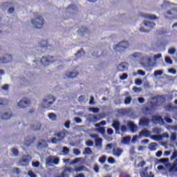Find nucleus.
<instances>
[{"label":"nucleus","instance_id":"obj_55","mask_svg":"<svg viewBox=\"0 0 177 177\" xmlns=\"http://www.w3.org/2000/svg\"><path fill=\"white\" fill-rule=\"evenodd\" d=\"M175 52H176V50H175V48H169V49L168 50V53H169V55H174Z\"/></svg>","mask_w":177,"mask_h":177},{"label":"nucleus","instance_id":"obj_53","mask_svg":"<svg viewBox=\"0 0 177 177\" xmlns=\"http://www.w3.org/2000/svg\"><path fill=\"white\" fill-rule=\"evenodd\" d=\"M90 111L93 112L94 113H99V108H90L89 109Z\"/></svg>","mask_w":177,"mask_h":177},{"label":"nucleus","instance_id":"obj_2","mask_svg":"<svg viewBox=\"0 0 177 177\" xmlns=\"http://www.w3.org/2000/svg\"><path fill=\"white\" fill-rule=\"evenodd\" d=\"M35 16H36V18L31 20L32 26H34L35 28H42L44 24H45V20H44L42 16L37 15V13L35 14Z\"/></svg>","mask_w":177,"mask_h":177},{"label":"nucleus","instance_id":"obj_46","mask_svg":"<svg viewBox=\"0 0 177 177\" xmlns=\"http://www.w3.org/2000/svg\"><path fill=\"white\" fill-rule=\"evenodd\" d=\"M177 157V151L174 150L171 156L170 157V160H175V158Z\"/></svg>","mask_w":177,"mask_h":177},{"label":"nucleus","instance_id":"obj_21","mask_svg":"<svg viewBox=\"0 0 177 177\" xmlns=\"http://www.w3.org/2000/svg\"><path fill=\"white\" fill-rule=\"evenodd\" d=\"M150 135H151L150 131L146 130V129H144L139 133V136L140 138H142V136H145V138H149Z\"/></svg>","mask_w":177,"mask_h":177},{"label":"nucleus","instance_id":"obj_58","mask_svg":"<svg viewBox=\"0 0 177 177\" xmlns=\"http://www.w3.org/2000/svg\"><path fill=\"white\" fill-rule=\"evenodd\" d=\"M12 171H13V172H15V174H20V169H19V167H14V168L12 169Z\"/></svg>","mask_w":177,"mask_h":177},{"label":"nucleus","instance_id":"obj_20","mask_svg":"<svg viewBox=\"0 0 177 177\" xmlns=\"http://www.w3.org/2000/svg\"><path fill=\"white\" fill-rule=\"evenodd\" d=\"M122 151H124L122 149L115 148L113 149V156H115V157H120L121 154H122Z\"/></svg>","mask_w":177,"mask_h":177},{"label":"nucleus","instance_id":"obj_64","mask_svg":"<svg viewBox=\"0 0 177 177\" xmlns=\"http://www.w3.org/2000/svg\"><path fill=\"white\" fill-rule=\"evenodd\" d=\"M94 171L96 173L99 172V165H97V164L94 165Z\"/></svg>","mask_w":177,"mask_h":177},{"label":"nucleus","instance_id":"obj_1","mask_svg":"<svg viewBox=\"0 0 177 177\" xmlns=\"http://www.w3.org/2000/svg\"><path fill=\"white\" fill-rule=\"evenodd\" d=\"M68 133V131L66 129H63L62 131L54 134V136H57V138H53L51 139V143L56 145L57 142H62V140H64L66 138V136Z\"/></svg>","mask_w":177,"mask_h":177},{"label":"nucleus","instance_id":"obj_42","mask_svg":"<svg viewBox=\"0 0 177 177\" xmlns=\"http://www.w3.org/2000/svg\"><path fill=\"white\" fill-rule=\"evenodd\" d=\"M66 9H71L72 10H77V6L74 4H71L68 6V7Z\"/></svg>","mask_w":177,"mask_h":177},{"label":"nucleus","instance_id":"obj_13","mask_svg":"<svg viewBox=\"0 0 177 177\" xmlns=\"http://www.w3.org/2000/svg\"><path fill=\"white\" fill-rule=\"evenodd\" d=\"M151 121L153 124H164V119L160 115H153Z\"/></svg>","mask_w":177,"mask_h":177},{"label":"nucleus","instance_id":"obj_27","mask_svg":"<svg viewBox=\"0 0 177 177\" xmlns=\"http://www.w3.org/2000/svg\"><path fill=\"white\" fill-rule=\"evenodd\" d=\"M130 142H131L130 136L124 137L122 140V143H123L124 145H129Z\"/></svg>","mask_w":177,"mask_h":177},{"label":"nucleus","instance_id":"obj_49","mask_svg":"<svg viewBox=\"0 0 177 177\" xmlns=\"http://www.w3.org/2000/svg\"><path fill=\"white\" fill-rule=\"evenodd\" d=\"M161 57H162V55L161 54L155 55H153V60L156 62L158 59H161Z\"/></svg>","mask_w":177,"mask_h":177},{"label":"nucleus","instance_id":"obj_26","mask_svg":"<svg viewBox=\"0 0 177 177\" xmlns=\"http://www.w3.org/2000/svg\"><path fill=\"white\" fill-rule=\"evenodd\" d=\"M149 149L150 151H156V150H157V143L151 142L149 144Z\"/></svg>","mask_w":177,"mask_h":177},{"label":"nucleus","instance_id":"obj_10","mask_svg":"<svg viewBox=\"0 0 177 177\" xmlns=\"http://www.w3.org/2000/svg\"><path fill=\"white\" fill-rule=\"evenodd\" d=\"M30 161H31V156H30L29 155H26L22 157L19 162L24 167H26V165H28V162H30Z\"/></svg>","mask_w":177,"mask_h":177},{"label":"nucleus","instance_id":"obj_33","mask_svg":"<svg viewBox=\"0 0 177 177\" xmlns=\"http://www.w3.org/2000/svg\"><path fill=\"white\" fill-rule=\"evenodd\" d=\"M103 142V139L98 138L95 140V146H100V147H102V143Z\"/></svg>","mask_w":177,"mask_h":177},{"label":"nucleus","instance_id":"obj_31","mask_svg":"<svg viewBox=\"0 0 177 177\" xmlns=\"http://www.w3.org/2000/svg\"><path fill=\"white\" fill-rule=\"evenodd\" d=\"M96 131L101 133V135H104L106 133V129L104 127L96 129Z\"/></svg>","mask_w":177,"mask_h":177},{"label":"nucleus","instance_id":"obj_24","mask_svg":"<svg viewBox=\"0 0 177 177\" xmlns=\"http://www.w3.org/2000/svg\"><path fill=\"white\" fill-rule=\"evenodd\" d=\"M142 17H145V19H149V20H157V19H158L157 16L149 14H145L142 15Z\"/></svg>","mask_w":177,"mask_h":177},{"label":"nucleus","instance_id":"obj_59","mask_svg":"<svg viewBox=\"0 0 177 177\" xmlns=\"http://www.w3.org/2000/svg\"><path fill=\"white\" fill-rule=\"evenodd\" d=\"M138 74H139L140 75H142V77H145V75H146V72H145L142 70H138Z\"/></svg>","mask_w":177,"mask_h":177},{"label":"nucleus","instance_id":"obj_12","mask_svg":"<svg viewBox=\"0 0 177 177\" xmlns=\"http://www.w3.org/2000/svg\"><path fill=\"white\" fill-rule=\"evenodd\" d=\"M30 106V100L26 99V100H21L18 103V106L21 109H26V107H28Z\"/></svg>","mask_w":177,"mask_h":177},{"label":"nucleus","instance_id":"obj_63","mask_svg":"<svg viewBox=\"0 0 177 177\" xmlns=\"http://www.w3.org/2000/svg\"><path fill=\"white\" fill-rule=\"evenodd\" d=\"M75 121L77 124H81L82 122V120L80 118H75Z\"/></svg>","mask_w":177,"mask_h":177},{"label":"nucleus","instance_id":"obj_62","mask_svg":"<svg viewBox=\"0 0 177 177\" xmlns=\"http://www.w3.org/2000/svg\"><path fill=\"white\" fill-rule=\"evenodd\" d=\"M135 84H136V85H141V84H142V80H140V79H136V80H135Z\"/></svg>","mask_w":177,"mask_h":177},{"label":"nucleus","instance_id":"obj_57","mask_svg":"<svg viewBox=\"0 0 177 177\" xmlns=\"http://www.w3.org/2000/svg\"><path fill=\"white\" fill-rule=\"evenodd\" d=\"M133 91L134 92H142V88L136 87V86H134V87H133Z\"/></svg>","mask_w":177,"mask_h":177},{"label":"nucleus","instance_id":"obj_41","mask_svg":"<svg viewBox=\"0 0 177 177\" xmlns=\"http://www.w3.org/2000/svg\"><path fill=\"white\" fill-rule=\"evenodd\" d=\"M120 131L122 133H124V132H127V131H128V129L127 128V126L122 125L120 127Z\"/></svg>","mask_w":177,"mask_h":177},{"label":"nucleus","instance_id":"obj_43","mask_svg":"<svg viewBox=\"0 0 177 177\" xmlns=\"http://www.w3.org/2000/svg\"><path fill=\"white\" fill-rule=\"evenodd\" d=\"M177 13V10L175 8L171 9V10H168L167 11V15H174V12Z\"/></svg>","mask_w":177,"mask_h":177},{"label":"nucleus","instance_id":"obj_60","mask_svg":"<svg viewBox=\"0 0 177 177\" xmlns=\"http://www.w3.org/2000/svg\"><path fill=\"white\" fill-rule=\"evenodd\" d=\"M32 166L35 167V168H38V167H39V161L32 162Z\"/></svg>","mask_w":177,"mask_h":177},{"label":"nucleus","instance_id":"obj_7","mask_svg":"<svg viewBox=\"0 0 177 177\" xmlns=\"http://www.w3.org/2000/svg\"><path fill=\"white\" fill-rule=\"evenodd\" d=\"M129 43H128V41H124L117 44L115 47V49L118 50V52H122L125 50L127 48H129Z\"/></svg>","mask_w":177,"mask_h":177},{"label":"nucleus","instance_id":"obj_44","mask_svg":"<svg viewBox=\"0 0 177 177\" xmlns=\"http://www.w3.org/2000/svg\"><path fill=\"white\" fill-rule=\"evenodd\" d=\"M151 139H154L155 140H161L162 137L161 136H151Z\"/></svg>","mask_w":177,"mask_h":177},{"label":"nucleus","instance_id":"obj_30","mask_svg":"<svg viewBox=\"0 0 177 177\" xmlns=\"http://www.w3.org/2000/svg\"><path fill=\"white\" fill-rule=\"evenodd\" d=\"M48 118L51 120V121H56L57 120V115L53 113H48Z\"/></svg>","mask_w":177,"mask_h":177},{"label":"nucleus","instance_id":"obj_22","mask_svg":"<svg viewBox=\"0 0 177 177\" xmlns=\"http://www.w3.org/2000/svg\"><path fill=\"white\" fill-rule=\"evenodd\" d=\"M34 142H35V137L32 138H28L26 140H25L24 145L28 147V146H31Z\"/></svg>","mask_w":177,"mask_h":177},{"label":"nucleus","instance_id":"obj_47","mask_svg":"<svg viewBox=\"0 0 177 177\" xmlns=\"http://www.w3.org/2000/svg\"><path fill=\"white\" fill-rule=\"evenodd\" d=\"M86 145H87L88 147H91L93 146V141L88 140L86 142Z\"/></svg>","mask_w":177,"mask_h":177},{"label":"nucleus","instance_id":"obj_29","mask_svg":"<svg viewBox=\"0 0 177 177\" xmlns=\"http://www.w3.org/2000/svg\"><path fill=\"white\" fill-rule=\"evenodd\" d=\"M85 55V52L84 51V48H81L80 50L77 51V53L75 54V57H82Z\"/></svg>","mask_w":177,"mask_h":177},{"label":"nucleus","instance_id":"obj_25","mask_svg":"<svg viewBox=\"0 0 177 177\" xmlns=\"http://www.w3.org/2000/svg\"><path fill=\"white\" fill-rule=\"evenodd\" d=\"M48 41L46 40H41L39 43V47L43 48L44 49H48Z\"/></svg>","mask_w":177,"mask_h":177},{"label":"nucleus","instance_id":"obj_4","mask_svg":"<svg viewBox=\"0 0 177 177\" xmlns=\"http://www.w3.org/2000/svg\"><path fill=\"white\" fill-rule=\"evenodd\" d=\"M56 59H55V57L53 56H47L42 57L41 59L40 63H41L42 66H49V64H52V63H55Z\"/></svg>","mask_w":177,"mask_h":177},{"label":"nucleus","instance_id":"obj_16","mask_svg":"<svg viewBox=\"0 0 177 177\" xmlns=\"http://www.w3.org/2000/svg\"><path fill=\"white\" fill-rule=\"evenodd\" d=\"M78 74L79 73L75 71H69V72H67L65 75L66 77H67V78H77L78 77Z\"/></svg>","mask_w":177,"mask_h":177},{"label":"nucleus","instance_id":"obj_19","mask_svg":"<svg viewBox=\"0 0 177 177\" xmlns=\"http://www.w3.org/2000/svg\"><path fill=\"white\" fill-rule=\"evenodd\" d=\"M102 118L98 115H91L89 118L90 122H97V121H100Z\"/></svg>","mask_w":177,"mask_h":177},{"label":"nucleus","instance_id":"obj_50","mask_svg":"<svg viewBox=\"0 0 177 177\" xmlns=\"http://www.w3.org/2000/svg\"><path fill=\"white\" fill-rule=\"evenodd\" d=\"M153 75L155 77H157V75H162V71H155Z\"/></svg>","mask_w":177,"mask_h":177},{"label":"nucleus","instance_id":"obj_37","mask_svg":"<svg viewBox=\"0 0 177 177\" xmlns=\"http://www.w3.org/2000/svg\"><path fill=\"white\" fill-rule=\"evenodd\" d=\"M62 153H64V154L67 155V154H68V153H70V149L67 147H64Z\"/></svg>","mask_w":177,"mask_h":177},{"label":"nucleus","instance_id":"obj_56","mask_svg":"<svg viewBox=\"0 0 177 177\" xmlns=\"http://www.w3.org/2000/svg\"><path fill=\"white\" fill-rule=\"evenodd\" d=\"M106 133L108 135H113V133H114V130H113L111 128H109L107 129Z\"/></svg>","mask_w":177,"mask_h":177},{"label":"nucleus","instance_id":"obj_61","mask_svg":"<svg viewBox=\"0 0 177 177\" xmlns=\"http://www.w3.org/2000/svg\"><path fill=\"white\" fill-rule=\"evenodd\" d=\"M28 174L30 176V177H37V175H35V174H34V172L32 171H29L28 172Z\"/></svg>","mask_w":177,"mask_h":177},{"label":"nucleus","instance_id":"obj_45","mask_svg":"<svg viewBox=\"0 0 177 177\" xmlns=\"http://www.w3.org/2000/svg\"><path fill=\"white\" fill-rule=\"evenodd\" d=\"M108 162H109V164H114V162H115V159H114V158H113V157H109Z\"/></svg>","mask_w":177,"mask_h":177},{"label":"nucleus","instance_id":"obj_23","mask_svg":"<svg viewBox=\"0 0 177 177\" xmlns=\"http://www.w3.org/2000/svg\"><path fill=\"white\" fill-rule=\"evenodd\" d=\"M1 120H9L12 117V112H6L3 114L1 113Z\"/></svg>","mask_w":177,"mask_h":177},{"label":"nucleus","instance_id":"obj_5","mask_svg":"<svg viewBox=\"0 0 177 177\" xmlns=\"http://www.w3.org/2000/svg\"><path fill=\"white\" fill-rule=\"evenodd\" d=\"M59 162L60 159L57 156H48L46 160V162L49 167H52V165H57Z\"/></svg>","mask_w":177,"mask_h":177},{"label":"nucleus","instance_id":"obj_38","mask_svg":"<svg viewBox=\"0 0 177 177\" xmlns=\"http://www.w3.org/2000/svg\"><path fill=\"white\" fill-rule=\"evenodd\" d=\"M84 154H92V149L90 147L85 148Z\"/></svg>","mask_w":177,"mask_h":177},{"label":"nucleus","instance_id":"obj_9","mask_svg":"<svg viewBox=\"0 0 177 177\" xmlns=\"http://www.w3.org/2000/svg\"><path fill=\"white\" fill-rule=\"evenodd\" d=\"M149 167H145L143 171H140V177H156L152 171L147 172Z\"/></svg>","mask_w":177,"mask_h":177},{"label":"nucleus","instance_id":"obj_17","mask_svg":"<svg viewBox=\"0 0 177 177\" xmlns=\"http://www.w3.org/2000/svg\"><path fill=\"white\" fill-rule=\"evenodd\" d=\"M138 124L140 127H147L150 124V119L146 118H142L139 120Z\"/></svg>","mask_w":177,"mask_h":177},{"label":"nucleus","instance_id":"obj_18","mask_svg":"<svg viewBox=\"0 0 177 177\" xmlns=\"http://www.w3.org/2000/svg\"><path fill=\"white\" fill-rule=\"evenodd\" d=\"M127 126L129 127L130 131H131V132H136V131H138V125L135 124V123H133V122H127Z\"/></svg>","mask_w":177,"mask_h":177},{"label":"nucleus","instance_id":"obj_6","mask_svg":"<svg viewBox=\"0 0 177 177\" xmlns=\"http://www.w3.org/2000/svg\"><path fill=\"white\" fill-rule=\"evenodd\" d=\"M144 24H145V27H147V28H149V29H145L144 28H140L139 30L141 32H149L150 31V30H151V28H154V27L156 26V24L151 22V21H145L144 22Z\"/></svg>","mask_w":177,"mask_h":177},{"label":"nucleus","instance_id":"obj_39","mask_svg":"<svg viewBox=\"0 0 177 177\" xmlns=\"http://www.w3.org/2000/svg\"><path fill=\"white\" fill-rule=\"evenodd\" d=\"M165 61L167 64H172V59L169 57H165Z\"/></svg>","mask_w":177,"mask_h":177},{"label":"nucleus","instance_id":"obj_14","mask_svg":"<svg viewBox=\"0 0 177 177\" xmlns=\"http://www.w3.org/2000/svg\"><path fill=\"white\" fill-rule=\"evenodd\" d=\"M112 127L115 131V133L120 134V127H121V123L118 120H114L112 123Z\"/></svg>","mask_w":177,"mask_h":177},{"label":"nucleus","instance_id":"obj_48","mask_svg":"<svg viewBox=\"0 0 177 177\" xmlns=\"http://www.w3.org/2000/svg\"><path fill=\"white\" fill-rule=\"evenodd\" d=\"M73 153L75 154V156H80L81 154V151H80V149H74Z\"/></svg>","mask_w":177,"mask_h":177},{"label":"nucleus","instance_id":"obj_36","mask_svg":"<svg viewBox=\"0 0 177 177\" xmlns=\"http://www.w3.org/2000/svg\"><path fill=\"white\" fill-rule=\"evenodd\" d=\"M145 165H146V161L142 160V161L140 162L137 165L136 167H137V168H142V167H145Z\"/></svg>","mask_w":177,"mask_h":177},{"label":"nucleus","instance_id":"obj_28","mask_svg":"<svg viewBox=\"0 0 177 177\" xmlns=\"http://www.w3.org/2000/svg\"><path fill=\"white\" fill-rule=\"evenodd\" d=\"M147 60L148 62L143 63L142 65L144 67H151V58L150 57H147Z\"/></svg>","mask_w":177,"mask_h":177},{"label":"nucleus","instance_id":"obj_51","mask_svg":"<svg viewBox=\"0 0 177 177\" xmlns=\"http://www.w3.org/2000/svg\"><path fill=\"white\" fill-rule=\"evenodd\" d=\"M71 124V122H70V120H68L66 121L65 123H64V127L65 128H66L67 129H68L70 128V125Z\"/></svg>","mask_w":177,"mask_h":177},{"label":"nucleus","instance_id":"obj_8","mask_svg":"<svg viewBox=\"0 0 177 177\" xmlns=\"http://www.w3.org/2000/svg\"><path fill=\"white\" fill-rule=\"evenodd\" d=\"M30 128L31 131H41V128H42V124L39 121H34L30 124Z\"/></svg>","mask_w":177,"mask_h":177},{"label":"nucleus","instance_id":"obj_35","mask_svg":"<svg viewBox=\"0 0 177 177\" xmlns=\"http://www.w3.org/2000/svg\"><path fill=\"white\" fill-rule=\"evenodd\" d=\"M131 102H132V97L131 96H128L124 100V104H130Z\"/></svg>","mask_w":177,"mask_h":177},{"label":"nucleus","instance_id":"obj_32","mask_svg":"<svg viewBox=\"0 0 177 177\" xmlns=\"http://www.w3.org/2000/svg\"><path fill=\"white\" fill-rule=\"evenodd\" d=\"M8 100L5 98H0V106H3V107H5V106L8 104Z\"/></svg>","mask_w":177,"mask_h":177},{"label":"nucleus","instance_id":"obj_54","mask_svg":"<svg viewBox=\"0 0 177 177\" xmlns=\"http://www.w3.org/2000/svg\"><path fill=\"white\" fill-rule=\"evenodd\" d=\"M165 121H166L167 124H172V119H171V118L165 117Z\"/></svg>","mask_w":177,"mask_h":177},{"label":"nucleus","instance_id":"obj_15","mask_svg":"<svg viewBox=\"0 0 177 177\" xmlns=\"http://www.w3.org/2000/svg\"><path fill=\"white\" fill-rule=\"evenodd\" d=\"M118 71H127L128 70V63L122 62L118 66Z\"/></svg>","mask_w":177,"mask_h":177},{"label":"nucleus","instance_id":"obj_11","mask_svg":"<svg viewBox=\"0 0 177 177\" xmlns=\"http://www.w3.org/2000/svg\"><path fill=\"white\" fill-rule=\"evenodd\" d=\"M13 60L12 55H6L5 57L0 58V64H5L6 63H10Z\"/></svg>","mask_w":177,"mask_h":177},{"label":"nucleus","instance_id":"obj_34","mask_svg":"<svg viewBox=\"0 0 177 177\" xmlns=\"http://www.w3.org/2000/svg\"><path fill=\"white\" fill-rule=\"evenodd\" d=\"M106 160H107V156L103 155L99 158V161L101 164H104L106 162Z\"/></svg>","mask_w":177,"mask_h":177},{"label":"nucleus","instance_id":"obj_52","mask_svg":"<svg viewBox=\"0 0 177 177\" xmlns=\"http://www.w3.org/2000/svg\"><path fill=\"white\" fill-rule=\"evenodd\" d=\"M120 80H122V81H124V80H127V78H128V74L127 73H123L120 77Z\"/></svg>","mask_w":177,"mask_h":177},{"label":"nucleus","instance_id":"obj_3","mask_svg":"<svg viewBox=\"0 0 177 177\" xmlns=\"http://www.w3.org/2000/svg\"><path fill=\"white\" fill-rule=\"evenodd\" d=\"M56 102V98L52 95H48L46 97L44 100H43V103H44V109H49L52 104H53V102Z\"/></svg>","mask_w":177,"mask_h":177},{"label":"nucleus","instance_id":"obj_40","mask_svg":"<svg viewBox=\"0 0 177 177\" xmlns=\"http://www.w3.org/2000/svg\"><path fill=\"white\" fill-rule=\"evenodd\" d=\"M11 151L14 156H19V150L16 148H12Z\"/></svg>","mask_w":177,"mask_h":177}]
</instances>
